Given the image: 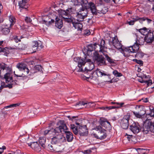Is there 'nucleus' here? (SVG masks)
<instances>
[{
    "mask_svg": "<svg viewBox=\"0 0 154 154\" xmlns=\"http://www.w3.org/2000/svg\"><path fill=\"white\" fill-rule=\"evenodd\" d=\"M57 125L58 126L55 128H51L49 130H46L44 132L45 135H47L48 133L56 134H59L63 131L66 134V138L68 142H71L73 138V134L71 132L66 131L68 128L63 120H60L57 123Z\"/></svg>",
    "mask_w": 154,
    "mask_h": 154,
    "instance_id": "f257e3e1",
    "label": "nucleus"
},
{
    "mask_svg": "<svg viewBox=\"0 0 154 154\" xmlns=\"http://www.w3.org/2000/svg\"><path fill=\"white\" fill-rule=\"evenodd\" d=\"M72 8H68L65 10H61L58 11L59 18L56 16L55 13H50L48 15H43L42 16V19H74L71 16L70 14L72 12Z\"/></svg>",
    "mask_w": 154,
    "mask_h": 154,
    "instance_id": "f03ea898",
    "label": "nucleus"
},
{
    "mask_svg": "<svg viewBox=\"0 0 154 154\" xmlns=\"http://www.w3.org/2000/svg\"><path fill=\"white\" fill-rule=\"evenodd\" d=\"M74 2L76 5L78 4V3H81L82 7L85 8H90L91 12L94 15L96 18H100L98 16L101 17L103 15L102 13L97 12L96 6L92 2L88 3L87 0H75Z\"/></svg>",
    "mask_w": 154,
    "mask_h": 154,
    "instance_id": "7ed1b4c3",
    "label": "nucleus"
},
{
    "mask_svg": "<svg viewBox=\"0 0 154 154\" xmlns=\"http://www.w3.org/2000/svg\"><path fill=\"white\" fill-rule=\"evenodd\" d=\"M5 70H6L7 73L4 75V78L6 80V82L7 83L11 82L12 79V76L11 75L12 72L11 66L4 63H0V76H1L2 74Z\"/></svg>",
    "mask_w": 154,
    "mask_h": 154,
    "instance_id": "20e7f679",
    "label": "nucleus"
},
{
    "mask_svg": "<svg viewBox=\"0 0 154 154\" xmlns=\"http://www.w3.org/2000/svg\"><path fill=\"white\" fill-rule=\"evenodd\" d=\"M149 131L154 133V122H152L150 119H146L144 122L143 131L144 134H147Z\"/></svg>",
    "mask_w": 154,
    "mask_h": 154,
    "instance_id": "39448f33",
    "label": "nucleus"
},
{
    "mask_svg": "<svg viewBox=\"0 0 154 154\" xmlns=\"http://www.w3.org/2000/svg\"><path fill=\"white\" fill-rule=\"evenodd\" d=\"M139 49V44L135 42L132 46L125 48L124 50L123 55L125 57H128L130 55V53L137 52Z\"/></svg>",
    "mask_w": 154,
    "mask_h": 154,
    "instance_id": "423d86ee",
    "label": "nucleus"
},
{
    "mask_svg": "<svg viewBox=\"0 0 154 154\" xmlns=\"http://www.w3.org/2000/svg\"><path fill=\"white\" fill-rule=\"evenodd\" d=\"M74 1H75V0H71V1L73 3V4L74 5L76 6L78 5H81L82 6V8L80 9V11L79 13H77L76 17L78 18L84 19L87 17V15L86 13H84L83 11H85V12L87 13V10L88 8L86 9L83 8L82 4H82L81 3H78V4L77 5L75 4V2H74Z\"/></svg>",
    "mask_w": 154,
    "mask_h": 154,
    "instance_id": "0eeeda50",
    "label": "nucleus"
},
{
    "mask_svg": "<svg viewBox=\"0 0 154 154\" xmlns=\"http://www.w3.org/2000/svg\"><path fill=\"white\" fill-rule=\"evenodd\" d=\"M130 118V115L129 113L125 115L121 120L120 123L123 129H127L129 126V121Z\"/></svg>",
    "mask_w": 154,
    "mask_h": 154,
    "instance_id": "6e6552de",
    "label": "nucleus"
},
{
    "mask_svg": "<svg viewBox=\"0 0 154 154\" xmlns=\"http://www.w3.org/2000/svg\"><path fill=\"white\" fill-rule=\"evenodd\" d=\"M66 22L72 24L75 29H77L78 31H81L82 29V24L79 20H65Z\"/></svg>",
    "mask_w": 154,
    "mask_h": 154,
    "instance_id": "1a4fd4ad",
    "label": "nucleus"
},
{
    "mask_svg": "<svg viewBox=\"0 0 154 154\" xmlns=\"http://www.w3.org/2000/svg\"><path fill=\"white\" fill-rule=\"evenodd\" d=\"M95 60L97 62V64L100 66L106 64L105 58L102 55H100L98 53L95 52L94 54Z\"/></svg>",
    "mask_w": 154,
    "mask_h": 154,
    "instance_id": "9d476101",
    "label": "nucleus"
},
{
    "mask_svg": "<svg viewBox=\"0 0 154 154\" xmlns=\"http://www.w3.org/2000/svg\"><path fill=\"white\" fill-rule=\"evenodd\" d=\"M49 134L48 133V134ZM52 134L53 135H56L51 139V143L52 144H57L59 143L63 139L65 140L64 137H63V136L60 134Z\"/></svg>",
    "mask_w": 154,
    "mask_h": 154,
    "instance_id": "9b49d317",
    "label": "nucleus"
},
{
    "mask_svg": "<svg viewBox=\"0 0 154 154\" xmlns=\"http://www.w3.org/2000/svg\"><path fill=\"white\" fill-rule=\"evenodd\" d=\"M130 129L134 133L136 134L140 131L141 128L138 123L134 122L130 125Z\"/></svg>",
    "mask_w": 154,
    "mask_h": 154,
    "instance_id": "f8f14e48",
    "label": "nucleus"
},
{
    "mask_svg": "<svg viewBox=\"0 0 154 154\" xmlns=\"http://www.w3.org/2000/svg\"><path fill=\"white\" fill-rule=\"evenodd\" d=\"M136 109H139L140 112L138 111V112H133L134 115L136 117L139 118H142V116L146 113V112L143 110V106H137L135 107Z\"/></svg>",
    "mask_w": 154,
    "mask_h": 154,
    "instance_id": "ddd939ff",
    "label": "nucleus"
},
{
    "mask_svg": "<svg viewBox=\"0 0 154 154\" xmlns=\"http://www.w3.org/2000/svg\"><path fill=\"white\" fill-rule=\"evenodd\" d=\"M97 128L98 129L100 130L98 133L97 138L101 140L106 138L107 136L106 131L104 129H102L101 127L100 126H98Z\"/></svg>",
    "mask_w": 154,
    "mask_h": 154,
    "instance_id": "4468645a",
    "label": "nucleus"
},
{
    "mask_svg": "<svg viewBox=\"0 0 154 154\" xmlns=\"http://www.w3.org/2000/svg\"><path fill=\"white\" fill-rule=\"evenodd\" d=\"M95 74L98 76H100L101 77L103 75H107L106 74L103 73L101 72L100 69H97L94 72H91L90 73V74L89 75V76L86 77L85 76H83V78H84V79H85V78L88 79L90 78L91 77H93L95 75Z\"/></svg>",
    "mask_w": 154,
    "mask_h": 154,
    "instance_id": "2eb2a0df",
    "label": "nucleus"
},
{
    "mask_svg": "<svg viewBox=\"0 0 154 154\" xmlns=\"http://www.w3.org/2000/svg\"><path fill=\"white\" fill-rule=\"evenodd\" d=\"M144 38L145 41L147 43H152L154 39V34L151 30L148 31Z\"/></svg>",
    "mask_w": 154,
    "mask_h": 154,
    "instance_id": "dca6fc26",
    "label": "nucleus"
},
{
    "mask_svg": "<svg viewBox=\"0 0 154 154\" xmlns=\"http://www.w3.org/2000/svg\"><path fill=\"white\" fill-rule=\"evenodd\" d=\"M86 57H85L84 58L80 59L78 63V66L79 69L78 70L79 72H83L84 70L82 67L83 66H84L85 64L87 63L86 62Z\"/></svg>",
    "mask_w": 154,
    "mask_h": 154,
    "instance_id": "f3484780",
    "label": "nucleus"
},
{
    "mask_svg": "<svg viewBox=\"0 0 154 154\" xmlns=\"http://www.w3.org/2000/svg\"><path fill=\"white\" fill-rule=\"evenodd\" d=\"M86 62H87V63H88V67H85L84 69V70L83 72L84 71H87L86 72L89 73L90 72H91V71L94 68V65L93 62L91 61V60L90 59H87L86 60Z\"/></svg>",
    "mask_w": 154,
    "mask_h": 154,
    "instance_id": "a211bd4d",
    "label": "nucleus"
},
{
    "mask_svg": "<svg viewBox=\"0 0 154 154\" xmlns=\"http://www.w3.org/2000/svg\"><path fill=\"white\" fill-rule=\"evenodd\" d=\"M79 133L80 136L86 135L88 133V130L86 125L80 126L79 128Z\"/></svg>",
    "mask_w": 154,
    "mask_h": 154,
    "instance_id": "6ab92c4d",
    "label": "nucleus"
},
{
    "mask_svg": "<svg viewBox=\"0 0 154 154\" xmlns=\"http://www.w3.org/2000/svg\"><path fill=\"white\" fill-rule=\"evenodd\" d=\"M99 122L100 125L105 128H110V122H108L106 119L101 118L100 119Z\"/></svg>",
    "mask_w": 154,
    "mask_h": 154,
    "instance_id": "aec40b11",
    "label": "nucleus"
},
{
    "mask_svg": "<svg viewBox=\"0 0 154 154\" xmlns=\"http://www.w3.org/2000/svg\"><path fill=\"white\" fill-rule=\"evenodd\" d=\"M33 45L32 48L33 49L36 50L37 51L40 50L43 47L42 45L41 42L39 41L38 42L37 41H35L33 42Z\"/></svg>",
    "mask_w": 154,
    "mask_h": 154,
    "instance_id": "412c9836",
    "label": "nucleus"
},
{
    "mask_svg": "<svg viewBox=\"0 0 154 154\" xmlns=\"http://www.w3.org/2000/svg\"><path fill=\"white\" fill-rule=\"evenodd\" d=\"M28 146H30L35 151L39 152L40 150L41 147L37 142H33L31 143H28Z\"/></svg>",
    "mask_w": 154,
    "mask_h": 154,
    "instance_id": "4be33fe9",
    "label": "nucleus"
},
{
    "mask_svg": "<svg viewBox=\"0 0 154 154\" xmlns=\"http://www.w3.org/2000/svg\"><path fill=\"white\" fill-rule=\"evenodd\" d=\"M29 0H22L19 2V5L20 7L26 9L28 7L29 5L26 4Z\"/></svg>",
    "mask_w": 154,
    "mask_h": 154,
    "instance_id": "5701e85b",
    "label": "nucleus"
},
{
    "mask_svg": "<svg viewBox=\"0 0 154 154\" xmlns=\"http://www.w3.org/2000/svg\"><path fill=\"white\" fill-rule=\"evenodd\" d=\"M98 47V49H97V50L99 51V52H103V50L105 48V42L104 40L101 39L100 41V45L97 44Z\"/></svg>",
    "mask_w": 154,
    "mask_h": 154,
    "instance_id": "b1692460",
    "label": "nucleus"
},
{
    "mask_svg": "<svg viewBox=\"0 0 154 154\" xmlns=\"http://www.w3.org/2000/svg\"><path fill=\"white\" fill-rule=\"evenodd\" d=\"M17 70L16 71V74L15 73V71H14V73L15 75H16L17 77H20V79L24 81V82H27V81L29 79L26 76H23V74H19L17 72Z\"/></svg>",
    "mask_w": 154,
    "mask_h": 154,
    "instance_id": "393cba45",
    "label": "nucleus"
},
{
    "mask_svg": "<svg viewBox=\"0 0 154 154\" xmlns=\"http://www.w3.org/2000/svg\"><path fill=\"white\" fill-rule=\"evenodd\" d=\"M46 142V138L45 137H39V142L41 146L44 148H45L46 145H45Z\"/></svg>",
    "mask_w": 154,
    "mask_h": 154,
    "instance_id": "a878e982",
    "label": "nucleus"
},
{
    "mask_svg": "<svg viewBox=\"0 0 154 154\" xmlns=\"http://www.w3.org/2000/svg\"><path fill=\"white\" fill-rule=\"evenodd\" d=\"M103 53L105 57V60L106 59L109 63L112 64L114 63L115 60H114L109 57L108 54H105L103 52Z\"/></svg>",
    "mask_w": 154,
    "mask_h": 154,
    "instance_id": "bb28decb",
    "label": "nucleus"
},
{
    "mask_svg": "<svg viewBox=\"0 0 154 154\" xmlns=\"http://www.w3.org/2000/svg\"><path fill=\"white\" fill-rule=\"evenodd\" d=\"M63 25L62 20H56L55 26L59 29H60Z\"/></svg>",
    "mask_w": 154,
    "mask_h": 154,
    "instance_id": "cd10ccee",
    "label": "nucleus"
},
{
    "mask_svg": "<svg viewBox=\"0 0 154 154\" xmlns=\"http://www.w3.org/2000/svg\"><path fill=\"white\" fill-rule=\"evenodd\" d=\"M26 48V45L21 43L19 44L18 46L16 47V48H13V49L22 50H25Z\"/></svg>",
    "mask_w": 154,
    "mask_h": 154,
    "instance_id": "c85d7f7f",
    "label": "nucleus"
},
{
    "mask_svg": "<svg viewBox=\"0 0 154 154\" xmlns=\"http://www.w3.org/2000/svg\"><path fill=\"white\" fill-rule=\"evenodd\" d=\"M26 66V65L23 63H19L16 66L20 71H23Z\"/></svg>",
    "mask_w": 154,
    "mask_h": 154,
    "instance_id": "c756f323",
    "label": "nucleus"
},
{
    "mask_svg": "<svg viewBox=\"0 0 154 154\" xmlns=\"http://www.w3.org/2000/svg\"><path fill=\"white\" fill-rule=\"evenodd\" d=\"M10 48L7 47L5 48H2L0 47V52H3L4 53V54L6 56H7L9 53V50Z\"/></svg>",
    "mask_w": 154,
    "mask_h": 154,
    "instance_id": "7c9ffc66",
    "label": "nucleus"
},
{
    "mask_svg": "<svg viewBox=\"0 0 154 154\" xmlns=\"http://www.w3.org/2000/svg\"><path fill=\"white\" fill-rule=\"evenodd\" d=\"M54 20H51L49 21H48L46 20H42L41 21H40V22L45 24L47 26H49L52 23H54Z\"/></svg>",
    "mask_w": 154,
    "mask_h": 154,
    "instance_id": "2f4dec72",
    "label": "nucleus"
},
{
    "mask_svg": "<svg viewBox=\"0 0 154 154\" xmlns=\"http://www.w3.org/2000/svg\"><path fill=\"white\" fill-rule=\"evenodd\" d=\"M1 31L3 34L7 35L9 33L10 29L9 28H3L2 29Z\"/></svg>",
    "mask_w": 154,
    "mask_h": 154,
    "instance_id": "473e14b6",
    "label": "nucleus"
},
{
    "mask_svg": "<svg viewBox=\"0 0 154 154\" xmlns=\"http://www.w3.org/2000/svg\"><path fill=\"white\" fill-rule=\"evenodd\" d=\"M112 40L111 39L109 40V44L111 45H112L114 46L115 45V44H116L119 40L115 37L112 38Z\"/></svg>",
    "mask_w": 154,
    "mask_h": 154,
    "instance_id": "72a5a7b5",
    "label": "nucleus"
},
{
    "mask_svg": "<svg viewBox=\"0 0 154 154\" xmlns=\"http://www.w3.org/2000/svg\"><path fill=\"white\" fill-rule=\"evenodd\" d=\"M148 29L146 27H143V28L139 29L138 31L142 34L145 35L146 33L148 32Z\"/></svg>",
    "mask_w": 154,
    "mask_h": 154,
    "instance_id": "f704fd0d",
    "label": "nucleus"
},
{
    "mask_svg": "<svg viewBox=\"0 0 154 154\" xmlns=\"http://www.w3.org/2000/svg\"><path fill=\"white\" fill-rule=\"evenodd\" d=\"M135 56L138 58H141L143 57L144 54L141 51H139L137 52Z\"/></svg>",
    "mask_w": 154,
    "mask_h": 154,
    "instance_id": "c9c22d12",
    "label": "nucleus"
},
{
    "mask_svg": "<svg viewBox=\"0 0 154 154\" xmlns=\"http://www.w3.org/2000/svg\"><path fill=\"white\" fill-rule=\"evenodd\" d=\"M116 107L115 106H110L106 107H102L100 108V109L102 110H105L107 111L116 108Z\"/></svg>",
    "mask_w": 154,
    "mask_h": 154,
    "instance_id": "e433bc0d",
    "label": "nucleus"
},
{
    "mask_svg": "<svg viewBox=\"0 0 154 154\" xmlns=\"http://www.w3.org/2000/svg\"><path fill=\"white\" fill-rule=\"evenodd\" d=\"M138 81L139 82L141 83H145L146 84H148L149 85L151 84L150 83L151 82V80L149 79L148 80H145L142 79H139Z\"/></svg>",
    "mask_w": 154,
    "mask_h": 154,
    "instance_id": "4c0bfd02",
    "label": "nucleus"
},
{
    "mask_svg": "<svg viewBox=\"0 0 154 154\" xmlns=\"http://www.w3.org/2000/svg\"><path fill=\"white\" fill-rule=\"evenodd\" d=\"M114 46L116 48L119 49L122 48V45L119 41H117V42L115 44V45Z\"/></svg>",
    "mask_w": 154,
    "mask_h": 154,
    "instance_id": "58836bf2",
    "label": "nucleus"
},
{
    "mask_svg": "<svg viewBox=\"0 0 154 154\" xmlns=\"http://www.w3.org/2000/svg\"><path fill=\"white\" fill-rule=\"evenodd\" d=\"M145 40L144 38H140L137 41V42H136L137 43L139 44V45H142L143 44Z\"/></svg>",
    "mask_w": 154,
    "mask_h": 154,
    "instance_id": "ea45409f",
    "label": "nucleus"
},
{
    "mask_svg": "<svg viewBox=\"0 0 154 154\" xmlns=\"http://www.w3.org/2000/svg\"><path fill=\"white\" fill-rule=\"evenodd\" d=\"M20 105L19 103H15L11 104L10 105L5 106L4 108L7 109L8 108H12L14 107L18 106Z\"/></svg>",
    "mask_w": 154,
    "mask_h": 154,
    "instance_id": "a19ab883",
    "label": "nucleus"
},
{
    "mask_svg": "<svg viewBox=\"0 0 154 154\" xmlns=\"http://www.w3.org/2000/svg\"><path fill=\"white\" fill-rule=\"evenodd\" d=\"M127 136L126 137L129 141H133L134 139L135 138V137H133L132 135H128L127 134H126L125 136Z\"/></svg>",
    "mask_w": 154,
    "mask_h": 154,
    "instance_id": "79ce46f5",
    "label": "nucleus"
},
{
    "mask_svg": "<svg viewBox=\"0 0 154 154\" xmlns=\"http://www.w3.org/2000/svg\"><path fill=\"white\" fill-rule=\"evenodd\" d=\"M93 50V45L92 44L89 45L87 47V51L88 53L89 52H91Z\"/></svg>",
    "mask_w": 154,
    "mask_h": 154,
    "instance_id": "37998d69",
    "label": "nucleus"
},
{
    "mask_svg": "<svg viewBox=\"0 0 154 154\" xmlns=\"http://www.w3.org/2000/svg\"><path fill=\"white\" fill-rule=\"evenodd\" d=\"M8 24L7 25V26H9V27H11L12 25H13L15 23L14 20H8Z\"/></svg>",
    "mask_w": 154,
    "mask_h": 154,
    "instance_id": "c03bdc74",
    "label": "nucleus"
},
{
    "mask_svg": "<svg viewBox=\"0 0 154 154\" xmlns=\"http://www.w3.org/2000/svg\"><path fill=\"white\" fill-rule=\"evenodd\" d=\"M113 74L117 77H120L122 75L121 73L118 72L116 70L114 71L113 72Z\"/></svg>",
    "mask_w": 154,
    "mask_h": 154,
    "instance_id": "a18cd8bd",
    "label": "nucleus"
},
{
    "mask_svg": "<svg viewBox=\"0 0 154 154\" xmlns=\"http://www.w3.org/2000/svg\"><path fill=\"white\" fill-rule=\"evenodd\" d=\"M151 84L149 85L148 84H146L148 86H150V88H149V89L150 90L152 89L153 90L152 91H151V92H153L154 91V82L152 83V81L151 80V82L150 83Z\"/></svg>",
    "mask_w": 154,
    "mask_h": 154,
    "instance_id": "49530a36",
    "label": "nucleus"
},
{
    "mask_svg": "<svg viewBox=\"0 0 154 154\" xmlns=\"http://www.w3.org/2000/svg\"><path fill=\"white\" fill-rule=\"evenodd\" d=\"M94 149H95V148H92L89 149H88L86 150H85L83 151V152L84 154H89V153H90L91 152H92L91 150H93Z\"/></svg>",
    "mask_w": 154,
    "mask_h": 154,
    "instance_id": "de8ad7c7",
    "label": "nucleus"
},
{
    "mask_svg": "<svg viewBox=\"0 0 154 154\" xmlns=\"http://www.w3.org/2000/svg\"><path fill=\"white\" fill-rule=\"evenodd\" d=\"M111 103L112 104H116L117 105H120L119 106H116V107H116V108H119L120 107H122L123 106V105L124 104V103H119L118 102H112Z\"/></svg>",
    "mask_w": 154,
    "mask_h": 154,
    "instance_id": "09e8293b",
    "label": "nucleus"
},
{
    "mask_svg": "<svg viewBox=\"0 0 154 154\" xmlns=\"http://www.w3.org/2000/svg\"><path fill=\"white\" fill-rule=\"evenodd\" d=\"M154 116V109H153V110L151 111V112L149 114H146V117L147 119L149 118V116H150L151 117H153Z\"/></svg>",
    "mask_w": 154,
    "mask_h": 154,
    "instance_id": "8fccbe9b",
    "label": "nucleus"
},
{
    "mask_svg": "<svg viewBox=\"0 0 154 154\" xmlns=\"http://www.w3.org/2000/svg\"><path fill=\"white\" fill-rule=\"evenodd\" d=\"M137 20H131L130 21H127V22L125 23L126 24H128L130 25H133L134 24V22Z\"/></svg>",
    "mask_w": 154,
    "mask_h": 154,
    "instance_id": "3c124183",
    "label": "nucleus"
},
{
    "mask_svg": "<svg viewBox=\"0 0 154 154\" xmlns=\"http://www.w3.org/2000/svg\"><path fill=\"white\" fill-rule=\"evenodd\" d=\"M93 103H85V105H86L85 106V107L87 108H89L91 107H92L94 106V105H93L91 106V104H93Z\"/></svg>",
    "mask_w": 154,
    "mask_h": 154,
    "instance_id": "603ef678",
    "label": "nucleus"
},
{
    "mask_svg": "<svg viewBox=\"0 0 154 154\" xmlns=\"http://www.w3.org/2000/svg\"><path fill=\"white\" fill-rule=\"evenodd\" d=\"M133 61H135L137 63L139 64L141 66L143 65V62L141 60L134 59Z\"/></svg>",
    "mask_w": 154,
    "mask_h": 154,
    "instance_id": "864d4df0",
    "label": "nucleus"
},
{
    "mask_svg": "<svg viewBox=\"0 0 154 154\" xmlns=\"http://www.w3.org/2000/svg\"><path fill=\"white\" fill-rule=\"evenodd\" d=\"M47 148L48 149L51 151L54 150V149L52 145L48 144L47 146Z\"/></svg>",
    "mask_w": 154,
    "mask_h": 154,
    "instance_id": "5fc2aeb1",
    "label": "nucleus"
},
{
    "mask_svg": "<svg viewBox=\"0 0 154 154\" xmlns=\"http://www.w3.org/2000/svg\"><path fill=\"white\" fill-rule=\"evenodd\" d=\"M74 133L75 134H77L79 133V130H78V128L77 127H76L75 128H74L73 129H72Z\"/></svg>",
    "mask_w": 154,
    "mask_h": 154,
    "instance_id": "6e6d98bb",
    "label": "nucleus"
},
{
    "mask_svg": "<svg viewBox=\"0 0 154 154\" xmlns=\"http://www.w3.org/2000/svg\"><path fill=\"white\" fill-rule=\"evenodd\" d=\"M76 106H85V103L84 102H80L78 103H77L76 104Z\"/></svg>",
    "mask_w": 154,
    "mask_h": 154,
    "instance_id": "4d7b16f0",
    "label": "nucleus"
},
{
    "mask_svg": "<svg viewBox=\"0 0 154 154\" xmlns=\"http://www.w3.org/2000/svg\"><path fill=\"white\" fill-rule=\"evenodd\" d=\"M97 44V43H94V49L95 50V51H96V52L97 53V52H98V51H97V49H98V46L97 45V44Z\"/></svg>",
    "mask_w": 154,
    "mask_h": 154,
    "instance_id": "13d9d810",
    "label": "nucleus"
},
{
    "mask_svg": "<svg viewBox=\"0 0 154 154\" xmlns=\"http://www.w3.org/2000/svg\"><path fill=\"white\" fill-rule=\"evenodd\" d=\"M14 39L16 42H18L20 41V39L19 38H18V36H16L14 37Z\"/></svg>",
    "mask_w": 154,
    "mask_h": 154,
    "instance_id": "bf43d9fd",
    "label": "nucleus"
},
{
    "mask_svg": "<svg viewBox=\"0 0 154 154\" xmlns=\"http://www.w3.org/2000/svg\"><path fill=\"white\" fill-rule=\"evenodd\" d=\"M67 117L69 118V119L70 120H72L73 122L74 121L75 119L76 118H77V116H73L72 117H71L70 116H68Z\"/></svg>",
    "mask_w": 154,
    "mask_h": 154,
    "instance_id": "052dcab7",
    "label": "nucleus"
},
{
    "mask_svg": "<svg viewBox=\"0 0 154 154\" xmlns=\"http://www.w3.org/2000/svg\"><path fill=\"white\" fill-rule=\"evenodd\" d=\"M145 150V149H137V151L139 153H142L143 154L144 153V152L143 151Z\"/></svg>",
    "mask_w": 154,
    "mask_h": 154,
    "instance_id": "680f3d73",
    "label": "nucleus"
},
{
    "mask_svg": "<svg viewBox=\"0 0 154 154\" xmlns=\"http://www.w3.org/2000/svg\"><path fill=\"white\" fill-rule=\"evenodd\" d=\"M108 11V10L107 9H105V8H104V9H102V10L101 11V13H102L103 15L105 14L106 12H107Z\"/></svg>",
    "mask_w": 154,
    "mask_h": 154,
    "instance_id": "e2e57ef3",
    "label": "nucleus"
},
{
    "mask_svg": "<svg viewBox=\"0 0 154 154\" xmlns=\"http://www.w3.org/2000/svg\"><path fill=\"white\" fill-rule=\"evenodd\" d=\"M6 148L5 146H3L2 148L0 147V154H1L4 151V150Z\"/></svg>",
    "mask_w": 154,
    "mask_h": 154,
    "instance_id": "0e129e2a",
    "label": "nucleus"
},
{
    "mask_svg": "<svg viewBox=\"0 0 154 154\" xmlns=\"http://www.w3.org/2000/svg\"><path fill=\"white\" fill-rule=\"evenodd\" d=\"M91 32L89 30H87L85 31L84 33L85 35H88L90 34Z\"/></svg>",
    "mask_w": 154,
    "mask_h": 154,
    "instance_id": "69168bd1",
    "label": "nucleus"
},
{
    "mask_svg": "<svg viewBox=\"0 0 154 154\" xmlns=\"http://www.w3.org/2000/svg\"><path fill=\"white\" fill-rule=\"evenodd\" d=\"M23 71H24L25 72H26L27 74H28L29 73V70L27 67V66H26L25 68L24 69Z\"/></svg>",
    "mask_w": 154,
    "mask_h": 154,
    "instance_id": "338daca9",
    "label": "nucleus"
},
{
    "mask_svg": "<svg viewBox=\"0 0 154 154\" xmlns=\"http://www.w3.org/2000/svg\"><path fill=\"white\" fill-rule=\"evenodd\" d=\"M41 67L40 66L37 65L35 67V69L37 70L38 71H39L40 70V69H41Z\"/></svg>",
    "mask_w": 154,
    "mask_h": 154,
    "instance_id": "774afa93",
    "label": "nucleus"
}]
</instances>
